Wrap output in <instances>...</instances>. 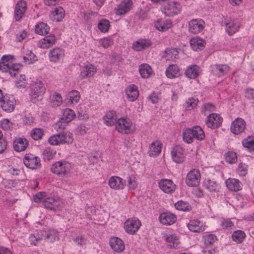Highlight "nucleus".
<instances>
[{
	"label": "nucleus",
	"mask_w": 254,
	"mask_h": 254,
	"mask_svg": "<svg viewBox=\"0 0 254 254\" xmlns=\"http://www.w3.org/2000/svg\"><path fill=\"white\" fill-rule=\"evenodd\" d=\"M58 231L54 229H49L40 232L36 236L31 235L29 238L31 245L34 246L43 244L44 242L53 243L58 239Z\"/></svg>",
	"instance_id": "obj_1"
},
{
	"label": "nucleus",
	"mask_w": 254,
	"mask_h": 254,
	"mask_svg": "<svg viewBox=\"0 0 254 254\" xmlns=\"http://www.w3.org/2000/svg\"><path fill=\"white\" fill-rule=\"evenodd\" d=\"M20 65L13 63V57L4 55L0 62V69L3 72H9L12 77H15L18 73Z\"/></svg>",
	"instance_id": "obj_2"
},
{
	"label": "nucleus",
	"mask_w": 254,
	"mask_h": 254,
	"mask_svg": "<svg viewBox=\"0 0 254 254\" xmlns=\"http://www.w3.org/2000/svg\"><path fill=\"white\" fill-rule=\"evenodd\" d=\"M71 168L70 163L63 159L53 163L51 166V171L59 177H64L69 174Z\"/></svg>",
	"instance_id": "obj_3"
},
{
	"label": "nucleus",
	"mask_w": 254,
	"mask_h": 254,
	"mask_svg": "<svg viewBox=\"0 0 254 254\" xmlns=\"http://www.w3.org/2000/svg\"><path fill=\"white\" fill-rule=\"evenodd\" d=\"M115 128L120 133L129 134L134 132L135 127L132 122L127 118H121L115 124Z\"/></svg>",
	"instance_id": "obj_4"
},
{
	"label": "nucleus",
	"mask_w": 254,
	"mask_h": 254,
	"mask_svg": "<svg viewBox=\"0 0 254 254\" xmlns=\"http://www.w3.org/2000/svg\"><path fill=\"white\" fill-rule=\"evenodd\" d=\"M46 87L44 84L41 81H36L32 86L30 93L31 101L36 104L43 99L45 93Z\"/></svg>",
	"instance_id": "obj_5"
},
{
	"label": "nucleus",
	"mask_w": 254,
	"mask_h": 254,
	"mask_svg": "<svg viewBox=\"0 0 254 254\" xmlns=\"http://www.w3.org/2000/svg\"><path fill=\"white\" fill-rule=\"evenodd\" d=\"M141 226V221L136 217L129 218L124 223V228L129 235L135 234Z\"/></svg>",
	"instance_id": "obj_6"
},
{
	"label": "nucleus",
	"mask_w": 254,
	"mask_h": 254,
	"mask_svg": "<svg viewBox=\"0 0 254 254\" xmlns=\"http://www.w3.org/2000/svg\"><path fill=\"white\" fill-rule=\"evenodd\" d=\"M43 204L46 209L57 211L64 206L63 202L58 196L48 197L43 200Z\"/></svg>",
	"instance_id": "obj_7"
},
{
	"label": "nucleus",
	"mask_w": 254,
	"mask_h": 254,
	"mask_svg": "<svg viewBox=\"0 0 254 254\" xmlns=\"http://www.w3.org/2000/svg\"><path fill=\"white\" fill-rule=\"evenodd\" d=\"M181 9L182 6L179 2L170 1L164 7L162 12L167 16H174L180 13Z\"/></svg>",
	"instance_id": "obj_8"
},
{
	"label": "nucleus",
	"mask_w": 254,
	"mask_h": 254,
	"mask_svg": "<svg viewBox=\"0 0 254 254\" xmlns=\"http://www.w3.org/2000/svg\"><path fill=\"white\" fill-rule=\"evenodd\" d=\"M201 175L197 169H193L187 174L186 182L190 187H196L200 183Z\"/></svg>",
	"instance_id": "obj_9"
},
{
	"label": "nucleus",
	"mask_w": 254,
	"mask_h": 254,
	"mask_svg": "<svg viewBox=\"0 0 254 254\" xmlns=\"http://www.w3.org/2000/svg\"><path fill=\"white\" fill-rule=\"evenodd\" d=\"M23 163L27 168L33 170L41 167L40 158L32 154H26L24 156Z\"/></svg>",
	"instance_id": "obj_10"
},
{
	"label": "nucleus",
	"mask_w": 254,
	"mask_h": 254,
	"mask_svg": "<svg viewBox=\"0 0 254 254\" xmlns=\"http://www.w3.org/2000/svg\"><path fill=\"white\" fill-rule=\"evenodd\" d=\"M108 185L112 189L121 190L125 188L126 182V181L122 178L117 176H114L109 179Z\"/></svg>",
	"instance_id": "obj_11"
},
{
	"label": "nucleus",
	"mask_w": 254,
	"mask_h": 254,
	"mask_svg": "<svg viewBox=\"0 0 254 254\" xmlns=\"http://www.w3.org/2000/svg\"><path fill=\"white\" fill-rule=\"evenodd\" d=\"M1 102V107L3 111L8 113L13 111L16 101L13 96H4Z\"/></svg>",
	"instance_id": "obj_12"
},
{
	"label": "nucleus",
	"mask_w": 254,
	"mask_h": 254,
	"mask_svg": "<svg viewBox=\"0 0 254 254\" xmlns=\"http://www.w3.org/2000/svg\"><path fill=\"white\" fill-rule=\"evenodd\" d=\"M223 119L218 114L212 113L207 117L205 124L207 127L211 128L218 127L222 123Z\"/></svg>",
	"instance_id": "obj_13"
},
{
	"label": "nucleus",
	"mask_w": 254,
	"mask_h": 254,
	"mask_svg": "<svg viewBox=\"0 0 254 254\" xmlns=\"http://www.w3.org/2000/svg\"><path fill=\"white\" fill-rule=\"evenodd\" d=\"M246 126V122L243 119L237 118L232 123L231 131L235 134H240L245 130Z\"/></svg>",
	"instance_id": "obj_14"
},
{
	"label": "nucleus",
	"mask_w": 254,
	"mask_h": 254,
	"mask_svg": "<svg viewBox=\"0 0 254 254\" xmlns=\"http://www.w3.org/2000/svg\"><path fill=\"white\" fill-rule=\"evenodd\" d=\"M158 185L159 188L166 193H171L176 190V185L171 180L162 179L159 182Z\"/></svg>",
	"instance_id": "obj_15"
},
{
	"label": "nucleus",
	"mask_w": 254,
	"mask_h": 254,
	"mask_svg": "<svg viewBox=\"0 0 254 254\" xmlns=\"http://www.w3.org/2000/svg\"><path fill=\"white\" fill-rule=\"evenodd\" d=\"M204 22L201 19H195L189 23V31L193 34H197L204 28Z\"/></svg>",
	"instance_id": "obj_16"
},
{
	"label": "nucleus",
	"mask_w": 254,
	"mask_h": 254,
	"mask_svg": "<svg viewBox=\"0 0 254 254\" xmlns=\"http://www.w3.org/2000/svg\"><path fill=\"white\" fill-rule=\"evenodd\" d=\"M48 56L51 62L57 63L64 57V50L60 48H54L50 50Z\"/></svg>",
	"instance_id": "obj_17"
},
{
	"label": "nucleus",
	"mask_w": 254,
	"mask_h": 254,
	"mask_svg": "<svg viewBox=\"0 0 254 254\" xmlns=\"http://www.w3.org/2000/svg\"><path fill=\"white\" fill-rule=\"evenodd\" d=\"M27 10V4L25 1L19 0L16 4L14 9V18L16 21L20 20Z\"/></svg>",
	"instance_id": "obj_18"
},
{
	"label": "nucleus",
	"mask_w": 254,
	"mask_h": 254,
	"mask_svg": "<svg viewBox=\"0 0 254 254\" xmlns=\"http://www.w3.org/2000/svg\"><path fill=\"white\" fill-rule=\"evenodd\" d=\"M173 160L177 163H182L184 159V150L179 145L174 146L171 151Z\"/></svg>",
	"instance_id": "obj_19"
},
{
	"label": "nucleus",
	"mask_w": 254,
	"mask_h": 254,
	"mask_svg": "<svg viewBox=\"0 0 254 254\" xmlns=\"http://www.w3.org/2000/svg\"><path fill=\"white\" fill-rule=\"evenodd\" d=\"M131 0H123L115 8V12L118 15H123L129 11L132 7Z\"/></svg>",
	"instance_id": "obj_20"
},
{
	"label": "nucleus",
	"mask_w": 254,
	"mask_h": 254,
	"mask_svg": "<svg viewBox=\"0 0 254 254\" xmlns=\"http://www.w3.org/2000/svg\"><path fill=\"white\" fill-rule=\"evenodd\" d=\"M227 189L232 191H238L242 189V184L238 179L229 178L225 181Z\"/></svg>",
	"instance_id": "obj_21"
},
{
	"label": "nucleus",
	"mask_w": 254,
	"mask_h": 254,
	"mask_svg": "<svg viewBox=\"0 0 254 254\" xmlns=\"http://www.w3.org/2000/svg\"><path fill=\"white\" fill-rule=\"evenodd\" d=\"M126 93L128 100L130 102L135 101L139 95L138 88L134 84L129 85L126 90Z\"/></svg>",
	"instance_id": "obj_22"
},
{
	"label": "nucleus",
	"mask_w": 254,
	"mask_h": 254,
	"mask_svg": "<svg viewBox=\"0 0 254 254\" xmlns=\"http://www.w3.org/2000/svg\"><path fill=\"white\" fill-rule=\"evenodd\" d=\"M189 229L194 233H200L205 230L206 226L198 220H191L188 224Z\"/></svg>",
	"instance_id": "obj_23"
},
{
	"label": "nucleus",
	"mask_w": 254,
	"mask_h": 254,
	"mask_svg": "<svg viewBox=\"0 0 254 254\" xmlns=\"http://www.w3.org/2000/svg\"><path fill=\"white\" fill-rule=\"evenodd\" d=\"M176 216L170 212H164L160 215V222L163 225H171L176 221Z\"/></svg>",
	"instance_id": "obj_24"
},
{
	"label": "nucleus",
	"mask_w": 254,
	"mask_h": 254,
	"mask_svg": "<svg viewBox=\"0 0 254 254\" xmlns=\"http://www.w3.org/2000/svg\"><path fill=\"white\" fill-rule=\"evenodd\" d=\"M111 248L117 253H121L125 249L124 242L118 237H113L110 241Z\"/></svg>",
	"instance_id": "obj_25"
},
{
	"label": "nucleus",
	"mask_w": 254,
	"mask_h": 254,
	"mask_svg": "<svg viewBox=\"0 0 254 254\" xmlns=\"http://www.w3.org/2000/svg\"><path fill=\"white\" fill-rule=\"evenodd\" d=\"M213 73L219 77L224 76L230 70V67L226 64H215L211 66Z\"/></svg>",
	"instance_id": "obj_26"
},
{
	"label": "nucleus",
	"mask_w": 254,
	"mask_h": 254,
	"mask_svg": "<svg viewBox=\"0 0 254 254\" xmlns=\"http://www.w3.org/2000/svg\"><path fill=\"white\" fill-rule=\"evenodd\" d=\"M96 72V68L92 64H88L81 69L80 76L81 79H85L92 76Z\"/></svg>",
	"instance_id": "obj_27"
},
{
	"label": "nucleus",
	"mask_w": 254,
	"mask_h": 254,
	"mask_svg": "<svg viewBox=\"0 0 254 254\" xmlns=\"http://www.w3.org/2000/svg\"><path fill=\"white\" fill-rule=\"evenodd\" d=\"M56 42V37L54 35H49L41 39L38 46L43 49H47L53 46Z\"/></svg>",
	"instance_id": "obj_28"
},
{
	"label": "nucleus",
	"mask_w": 254,
	"mask_h": 254,
	"mask_svg": "<svg viewBox=\"0 0 254 254\" xmlns=\"http://www.w3.org/2000/svg\"><path fill=\"white\" fill-rule=\"evenodd\" d=\"M162 144L160 141L156 140L152 142L149 147L148 153L150 156H157L161 151Z\"/></svg>",
	"instance_id": "obj_29"
},
{
	"label": "nucleus",
	"mask_w": 254,
	"mask_h": 254,
	"mask_svg": "<svg viewBox=\"0 0 254 254\" xmlns=\"http://www.w3.org/2000/svg\"><path fill=\"white\" fill-rule=\"evenodd\" d=\"M190 45L194 51L202 50L206 44L204 40L197 37L192 38L190 41Z\"/></svg>",
	"instance_id": "obj_30"
},
{
	"label": "nucleus",
	"mask_w": 254,
	"mask_h": 254,
	"mask_svg": "<svg viewBox=\"0 0 254 254\" xmlns=\"http://www.w3.org/2000/svg\"><path fill=\"white\" fill-rule=\"evenodd\" d=\"M65 16V11L61 6L55 8L54 10L51 12L50 18L54 21L59 22L61 21Z\"/></svg>",
	"instance_id": "obj_31"
},
{
	"label": "nucleus",
	"mask_w": 254,
	"mask_h": 254,
	"mask_svg": "<svg viewBox=\"0 0 254 254\" xmlns=\"http://www.w3.org/2000/svg\"><path fill=\"white\" fill-rule=\"evenodd\" d=\"M151 45V42L149 39H140L132 44V48L137 51L144 50Z\"/></svg>",
	"instance_id": "obj_32"
},
{
	"label": "nucleus",
	"mask_w": 254,
	"mask_h": 254,
	"mask_svg": "<svg viewBox=\"0 0 254 254\" xmlns=\"http://www.w3.org/2000/svg\"><path fill=\"white\" fill-rule=\"evenodd\" d=\"M103 120L105 125L108 126L115 125L117 120L116 113L114 111H109L103 117Z\"/></svg>",
	"instance_id": "obj_33"
},
{
	"label": "nucleus",
	"mask_w": 254,
	"mask_h": 254,
	"mask_svg": "<svg viewBox=\"0 0 254 254\" xmlns=\"http://www.w3.org/2000/svg\"><path fill=\"white\" fill-rule=\"evenodd\" d=\"M172 22L170 19H158L155 23L156 28L160 31H165L172 27Z\"/></svg>",
	"instance_id": "obj_34"
},
{
	"label": "nucleus",
	"mask_w": 254,
	"mask_h": 254,
	"mask_svg": "<svg viewBox=\"0 0 254 254\" xmlns=\"http://www.w3.org/2000/svg\"><path fill=\"white\" fill-rule=\"evenodd\" d=\"M28 145V141L25 138H19L13 142V147L17 152H21L26 149Z\"/></svg>",
	"instance_id": "obj_35"
},
{
	"label": "nucleus",
	"mask_w": 254,
	"mask_h": 254,
	"mask_svg": "<svg viewBox=\"0 0 254 254\" xmlns=\"http://www.w3.org/2000/svg\"><path fill=\"white\" fill-rule=\"evenodd\" d=\"M165 73L169 78H174L180 75V69L177 65H170L166 69Z\"/></svg>",
	"instance_id": "obj_36"
},
{
	"label": "nucleus",
	"mask_w": 254,
	"mask_h": 254,
	"mask_svg": "<svg viewBox=\"0 0 254 254\" xmlns=\"http://www.w3.org/2000/svg\"><path fill=\"white\" fill-rule=\"evenodd\" d=\"M199 67L196 64H193L187 68L185 74L190 79H195L199 75Z\"/></svg>",
	"instance_id": "obj_37"
},
{
	"label": "nucleus",
	"mask_w": 254,
	"mask_h": 254,
	"mask_svg": "<svg viewBox=\"0 0 254 254\" xmlns=\"http://www.w3.org/2000/svg\"><path fill=\"white\" fill-rule=\"evenodd\" d=\"M50 105L52 107L60 106L63 103V98L58 92H54L50 96Z\"/></svg>",
	"instance_id": "obj_38"
},
{
	"label": "nucleus",
	"mask_w": 254,
	"mask_h": 254,
	"mask_svg": "<svg viewBox=\"0 0 254 254\" xmlns=\"http://www.w3.org/2000/svg\"><path fill=\"white\" fill-rule=\"evenodd\" d=\"M204 186L211 192H218L221 187L216 182L210 180H205L204 182Z\"/></svg>",
	"instance_id": "obj_39"
},
{
	"label": "nucleus",
	"mask_w": 254,
	"mask_h": 254,
	"mask_svg": "<svg viewBox=\"0 0 254 254\" xmlns=\"http://www.w3.org/2000/svg\"><path fill=\"white\" fill-rule=\"evenodd\" d=\"M139 71L141 76L143 78H147L151 75L152 70L150 65L143 64L140 65Z\"/></svg>",
	"instance_id": "obj_40"
},
{
	"label": "nucleus",
	"mask_w": 254,
	"mask_h": 254,
	"mask_svg": "<svg viewBox=\"0 0 254 254\" xmlns=\"http://www.w3.org/2000/svg\"><path fill=\"white\" fill-rule=\"evenodd\" d=\"M239 29V25L234 20L228 21L226 23V30L230 35H233L238 31Z\"/></svg>",
	"instance_id": "obj_41"
},
{
	"label": "nucleus",
	"mask_w": 254,
	"mask_h": 254,
	"mask_svg": "<svg viewBox=\"0 0 254 254\" xmlns=\"http://www.w3.org/2000/svg\"><path fill=\"white\" fill-rule=\"evenodd\" d=\"M49 31L50 27L46 23L40 22L35 26V31L36 33L39 35L47 34Z\"/></svg>",
	"instance_id": "obj_42"
},
{
	"label": "nucleus",
	"mask_w": 254,
	"mask_h": 254,
	"mask_svg": "<svg viewBox=\"0 0 254 254\" xmlns=\"http://www.w3.org/2000/svg\"><path fill=\"white\" fill-rule=\"evenodd\" d=\"M164 58L166 60H173L178 58V51L176 48H167L165 51Z\"/></svg>",
	"instance_id": "obj_43"
},
{
	"label": "nucleus",
	"mask_w": 254,
	"mask_h": 254,
	"mask_svg": "<svg viewBox=\"0 0 254 254\" xmlns=\"http://www.w3.org/2000/svg\"><path fill=\"white\" fill-rule=\"evenodd\" d=\"M62 144H69L72 143L73 137L72 133L69 131L60 132Z\"/></svg>",
	"instance_id": "obj_44"
},
{
	"label": "nucleus",
	"mask_w": 254,
	"mask_h": 254,
	"mask_svg": "<svg viewBox=\"0 0 254 254\" xmlns=\"http://www.w3.org/2000/svg\"><path fill=\"white\" fill-rule=\"evenodd\" d=\"M166 241L168 246L171 248H176L180 243L179 238L175 235H169L166 236Z\"/></svg>",
	"instance_id": "obj_45"
},
{
	"label": "nucleus",
	"mask_w": 254,
	"mask_h": 254,
	"mask_svg": "<svg viewBox=\"0 0 254 254\" xmlns=\"http://www.w3.org/2000/svg\"><path fill=\"white\" fill-rule=\"evenodd\" d=\"M193 132L191 128H187L185 129L183 133V140L188 143H192L194 138Z\"/></svg>",
	"instance_id": "obj_46"
},
{
	"label": "nucleus",
	"mask_w": 254,
	"mask_h": 254,
	"mask_svg": "<svg viewBox=\"0 0 254 254\" xmlns=\"http://www.w3.org/2000/svg\"><path fill=\"white\" fill-rule=\"evenodd\" d=\"M76 115L75 112L71 109L66 108L64 110L62 117V120L65 121L66 122H70L73 120Z\"/></svg>",
	"instance_id": "obj_47"
},
{
	"label": "nucleus",
	"mask_w": 254,
	"mask_h": 254,
	"mask_svg": "<svg viewBox=\"0 0 254 254\" xmlns=\"http://www.w3.org/2000/svg\"><path fill=\"white\" fill-rule=\"evenodd\" d=\"M233 240L237 243H241L246 238L245 232L241 230L235 231L232 235Z\"/></svg>",
	"instance_id": "obj_48"
},
{
	"label": "nucleus",
	"mask_w": 254,
	"mask_h": 254,
	"mask_svg": "<svg viewBox=\"0 0 254 254\" xmlns=\"http://www.w3.org/2000/svg\"><path fill=\"white\" fill-rule=\"evenodd\" d=\"M194 134V138L199 140H203L205 137V134L202 128L198 126L193 127L191 128Z\"/></svg>",
	"instance_id": "obj_49"
},
{
	"label": "nucleus",
	"mask_w": 254,
	"mask_h": 254,
	"mask_svg": "<svg viewBox=\"0 0 254 254\" xmlns=\"http://www.w3.org/2000/svg\"><path fill=\"white\" fill-rule=\"evenodd\" d=\"M110 23L108 20L105 19H102L99 21L98 24V28L99 30L104 33L108 32L110 27Z\"/></svg>",
	"instance_id": "obj_50"
},
{
	"label": "nucleus",
	"mask_w": 254,
	"mask_h": 254,
	"mask_svg": "<svg viewBox=\"0 0 254 254\" xmlns=\"http://www.w3.org/2000/svg\"><path fill=\"white\" fill-rule=\"evenodd\" d=\"M56 154V151L52 148H46L43 151L42 154L45 160H50L54 158Z\"/></svg>",
	"instance_id": "obj_51"
},
{
	"label": "nucleus",
	"mask_w": 254,
	"mask_h": 254,
	"mask_svg": "<svg viewBox=\"0 0 254 254\" xmlns=\"http://www.w3.org/2000/svg\"><path fill=\"white\" fill-rule=\"evenodd\" d=\"M175 207L177 209L184 211H190L191 209V207L189 203L182 200L176 202L175 204Z\"/></svg>",
	"instance_id": "obj_52"
},
{
	"label": "nucleus",
	"mask_w": 254,
	"mask_h": 254,
	"mask_svg": "<svg viewBox=\"0 0 254 254\" xmlns=\"http://www.w3.org/2000/svg\"><path fill=\"white\" fill-rule=\"evenodd\" d=\"M68 97L71 104H76L80 100V95L77 90H72L68 93Z\"/></svg>",
	"instance_id": "obj_53"
},
{
	"label": "nucleus",
	"mask_w": 254,
	"mask_h": 254,
	"mask_svg": "<svg viewBox=\"0 0 254 254\" xmlns=\"http://www.w3.org/2000/svg\"><path fill=\"white\" fill-rule=\"evenodd\" d=\"M202 238L206 245H211L217 240V237L213 234H205Z\"/></svg>",
	"instance_id": "obj_54"
},
{
	"label": "nucleus",
	"mask_w": 254,
	"mask_h": 254,
	"mask_svg": "<svg viewBox=\"0 0 254 254\" xmlns=\"http://www.w3.org/2000/svg\"><path fill=\"white\" fill-rule=\"evenodd\" d=\"M44 135L43 130L40 128H35L31 131V137L35 140H38L41 139Z\"/></svg>",
	"instance_id": "obj_55"
},
{
	"label": "nucleus",
	"mask_w": 254,
	"mask_h": 254,
	"mask_svg": "<svg viewBox=\"0 0 254 254\" xmlns=\"http://www.w3.org/2000/svg\"><path fill=\"white\" fill-rule=\"evenodd\" d=\"M23 60L26 64H30L37 61V59L31 51H28L26 55L23 57Z\"/></svg>",
	"instance_id": "obj_56"
},
{
	"label": "nucleus",
	"mask_w": 254,
	"mask_h": 254,
	"mask_svg": "<svg viewBox=\"0 0 254 254\" xmlns=\"http://www.w3.org/2000/svg\"><path fill=\"white\" fill-rule=\"evenodd\" d=\"M52 145H60L62 144L60 133L51 136L48 140Z\"/></svg>",
	"instance_id": "obj_57"
},
{
	"label": "nucleus",
	"mask_w": 254,
	"mask_h": 254,
	"mask_svg": "<svg viewBox=\"0 0 254 254\" xmlns=\"http://www.w3.org/2000/svg\"><path fill=\"white\" fill-rule=\"evenodd\" d=\"M225 159L230 164L235 163L237 161V154L233 151H229L225 154Z\"/></svg>",
	"instance_id": "obj_58"
},
{
	"label": "nucleus",
	"mask_w": 254,
	"mask_h": 254,
	"mask_svg": "<svg viewBox=\"0 0 254 254\" xmlns=\"http://www.w3.org/2000/svg\"><path fill=\"white\" fill-rule=\"evenodd\" d=\"M197 103V99H195L193 98H190L186 101L184 106L187 110H191L196 106Z\"/></svg>",
	"instance_id": "obj_59"
},
{
	"label": "nucleus",
	"mask_w": 254,
	"mask_h": 254,
	"mask_svg": "<svg viewBox=\"0 0 254 254\" xmlns=\"http://www.w3.org/2000/svg\"><path fill=\"white\" fill-rule=\"evenodd\" d=\"M243 145L249 149L250 151H254V139L249 137L242 141Z\"/></svg>",
	"instance_id": "obj_60"
},
{
	"label": "nucleus",
	"mask_w": 254,
	"mask_h": 254,
	"mask_svg": "<svg viewBox=\"0 0 254 254\" xmlns=\"http://www.w3.org/2000/svg\"><path fill=\"white\" fill-rule=\"evenodd\" d=\"M99 45L104 48H108L113 44V40L108 37L101 39L99 41Z\"/></svg>",
	"instance_id": "obj_61"
},
{
	"label": "nucleus",
	"mask_w": 254,
	"mask_h": 254,
	"mask_svg": "<svg viewBox=\"0 0 254 254\" xmlns=\"http://www.w3.org/2000/svg\"><path fill=\"white\" fill-rule=\"evenodd\" d=\"M0 126L4 130H9L13 127V124L9 120L3 119L0 121Z\"/></svg>",
	"instance_id": "obj_62"
},
{
	"label": "nucleus",
	"mask_w": 254,
	"mask_h": 254,
	"mask_svg": "<svg viewBox=\"0 0 254 254\" xmlns=\"http://www.w3.org/2000/svg\"><path fill=\"white\" fill-rule=\"evenodd\" d=\"M73 241L77 245L83 246L86 245L87 239L84 236L80 235L75 237L73 239Z\"/></svg>",
	"instance_id": "obj_63"
},
{
	"label": "nucleus",
	"mask_w": 254,
	"mask_h": 254,
	"mask_svg": "<svg viewBox=\"0 0 254 254\" xmlns=\"http://www.w3.org/2000/svg\"><path fill=\"white\" fill-rule=\"evenodd\" d=\"M127 183L129 189L134 190L137 186L136 178L134 176H130L128 177L127 178Z\"/></svg>",
	"instance_id": "obj_64"
}]
</instances>
